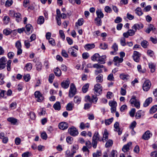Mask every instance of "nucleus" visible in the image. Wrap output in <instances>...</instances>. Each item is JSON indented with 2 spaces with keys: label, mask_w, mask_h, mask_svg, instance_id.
<instances>
[{
  "label": "nucleus",
  "mask_w": 157,
  "mask_h": 157,
  "mask_svg": "<svg viewBox=\"0 0 157 157\" xmlns=\"http://www.w3.org/2000/svg\"><path fill=\"white\" fill-rule=\"evenodd\" d=\"M99 56L100 55L98 53H95L91 56V59L94 61H98Z\"/></svg>",
  "instance_id": "c756f323"
},
{
  "label": "nucleus",
  "mask_w": 157,
  "mask_h": 157,
  "mask_svg": "<svg viewBox=\"0 0 157 157\" xmlns=\"http://www.w3.org/2000/svg\"><path fill=\"white\" fill-rule=\"evenodd\" d=\"M157 110V105L153 106L150 110V113H155Z\"/></svg>",
  "instance_id": "37998d69"
},
{
  "label": "nucleus",
  "mask_w": 157,
  "mask_h": 157,
  "mask_svg": "<svg viewBox=\"0 0 157 157\" xmlns=\"http://www.w3.org/2000/svg\"><path fill=\"white\" fill-rule=\"evenodd\" d=\"M132 143L131 142H129L127 144H126L123 147L122 150L124 152H126L128 151L129 150V147L131 145Z\"/></svg>",
  "instance_id": "a211bd4d"
},
{
  "label": "nucleus",
  "mask_w": 157,
  "mask_h": 157,
  "mask_svg": "<svg viewBox=\"0 0 157 157\" xmlns=\"http://www.w3.org/2000/svg\"><path fill=\"white\" fill-rule=\"evenodd\" d=\"M55 76L53 74H51L49 76L48 78L49 82L50 83H52L53 81V80Z\"/></svg>",
  "instance_id": "6e6d98bb"
},
{
  "label": "nucleus",
  "mask_w": 157,
  "mask_h": 157,
  "mask_svg": "<svg viewBox=\"0 0 157 157\" xmlns=\"http://www.w3.org/2000/svg\"><path fill=\"white\" fill-rule=\"evenodd\" d=\"M99 135L98 132H95L93 136L92 139L99 140V141H101V140L99 139Z\"/></svg>",
  "instance_id": "c9c22d12"
},
{
  "label": "nucleus",
  "mask_w": 157,
  "mask_h": 157,
  "mask_svg": "<svg viewBox=\"0 0 157 157\" xmlns=\"http://www.w3.org/2000/svg\"><path fill=\"white\" fill-rule=\"evenodd\" d=\"M106 56H100L98 62L100 64H104L105 63Z\"/></svg>",
  "instance_id": "b1692460"
},
{
  "label": "nucleus",
  "mask_w": 157,
  "mask_h": 157,
  "mask_svg": "<svg viewBox=\"0 0 157 157\" xmlns=\"http://www.w3.org/2000/svg\"><path fill=\"white\" fill-rule=\"evenodd\" d=\"M113 144V141L112 140H108L105 144V146L106 147H109L112 146Z\"/></svg>",
  "instance_id": "a18cd8bd"
},
{
  "label": "nucleus",
  "mask_w": 157,
  "mask_h": 157,
  "mask_svg": "<svg viewBox=\"0 0 157 157\" xmlns=\"http://www.w3.org/2000/svg\"><path fill=\"white\" fill-rule=\"evenodd\" d=\"M129 102L132 106L135 107L138 109L140 108V101L135 96H133L132 97L129 101Z\"/></svg>",
  "instance_id": "f257e3e1"
},
{
  "label": "nucleus",
  "mask_w": 157,
  "mask_h": 157,
  "mask_svg": "<svg viewBox=\"0 0 157 157\" xmlns=\"http://www.w3.org/2000/svg\"><path fill=\"white\" fill-rule=\"evenodd\" d=\"M32 67V64L30 63H28L26 64L24 68V69L27 71H30Z\"/></svg>",
  "instance_id": "58836bf2"
},
{
  "label": "nucleus",
  "mask_w": 157,
  "mask_h": 157,
  "mask_svg": "<svg viewBox=\"0 0 157 157\" xmlns=\"http://www.w3.org/2000/svg\"><path fill=\"white\" fill-rule=\"evenodd\" d=\"M96 82H102L103 79V75L101 74H99L96 78Z\"/></svg>",
  "instance_id": "f704fd0d"
},
{
  "label": "nucleus",
  "mask_w": 157,
  "mask_h": 157,
  "mask_svg": "<svg viewBox=\"0 0 157 157\" xmlns=\"http://www.w3.org/2000/svg\"><path fill=\"white\" fill-rule=\"evenodd\" d=\"M6 61V59L5 57H2L0 59V70L3 69L5 67Z\"/></svg>",
  "instance_id": "6e6552de"
},
{
  "label": "nucleus",
  "mask_w": 157,
  "mask_h": 157,
  "mask_svg": "<svg viewBox=\"0 0 157 157\" xmlns=\"http://www.w3.org/2000/svg\"><path fill=\"white\" fill-rule=\"evenodd\" d=\"M101 155V152L99 151H97L96 153H94L93 154V157H99Z\"/></svg>",
  "instance_id": "680f3d73"
},
{
  "label": "nucleus",
  "mask_w": 157,
  "mask_h": 157,
  "mask_svg": "<svg viewBox=\"0 0 157 157\" xmlns=\"http://www.w3.org/2000/svg\"><path fill=\"white\" fill-rule=\"evenodd\" d=\"M108 136L109 133L107 130L105 129L104 130V133L103 135V138L101 141L102 140L104 142L106 141L108 139Z\"/></svg>",
  "instance_id": "6ab92c4d"
},
{
  "label": "nucleus",
  "mask_w": 157,
  "mask_h": 157,
  "mask_svg": "<svg viewBox=\"0 0 157 157\" xmlns=\"http://www.w3.org/2000/svg\"><path fill=\"white\" fill-rule=\"evenodd\" d=\"M151 85L150 81L148 80H146L143 84L142 87L143 90L145 91H148L150 89Z\"/></svg>",
  "instance_id": "423d86ee"
},
{
  "label": "nucleus",
  "mask_w": 157,
  "mask_h": 157,
  "mask_svg": "<svg viewBox=\"0 0 157 157\" xmlns=\"http://www.w3.org/2000/svg\"><path fill=\"white\" fill-rule=\"evenodd\" d=\"M76 93V89L74 84L72 83L70 86L68 92V96L70 98L73 97Z\"/></svg>",
  "instance_id": "f03ea898"
},
{
  "label": "nucleus",
  "mask_w": 157,
  "mask_h": 157,
  "mask_svg": "<svg viewBox=\"0 0 157 157\" xmlns=\"http://www.w3.org/2000/svg\"><path fill=\"white\" fill-rule=\"evenodd\" d=\"M111 48L113 50L117 52L118 49V45L116 43H114L112 45Z\"/></svg>",
  "instance_id": "0e129e2a"
},
{
  "label": "nucleus",
  "mask_w": 157,
  "mask_h": 157,
  "mask_svg": "<svg viewBox=\"0 0 157 157\" xmlns=\"http://www.w3.org/2000/svg\"><path fill=\"white\" fill-rule=\"evenodd\" d=\"M70 80L67 78L66 80H64L61 83V86L64 89H66L68 88L70 83Z\"/></svg>",
  "instance_id": "1a4fd4ad"
},
{
  "label": "nucleus",
  "mask_w": 157,
  "mask_h": 157,
  "mask_svg": "<svg viewBox=\"0 0 157 157\" xmlns=\"http://www.w3.org/2000/svg\"><path fill=\"white\" fill-rule=\"evenodd\" d=\"M68 52L70 54L71 56L73 57H76L77 56V51L73 48H68Z\"/></svg>",
  "instance_id": "f8f14e48"
},
{
  "label": "nucleus",
  "mask_w": 157,
  "mask_h": 157,
  "mask_svg": "<svg viewBox=\"0 0 157 157\" xmlns=\"http://www.w3.org/2000/svg\"><path fill=\"white\" fill-rule=\"evenodd\" d=\"M136 125V121H133L130 125L129 128L132 130H133L134 128L135 127Z\"/></svg>",
  "instance_id": "13d9d810"
},
{
  "label": "nucleus",
  "mask_w": 157,
  "mask_h": 157,
  "mask_svg": "<svg viewBox=\"0 0 157 157\" xmlns=\"http://www.w3.org/2000/svg\"><path fill=\"white\" fill-rule=\"evenodd\" d=\"M36 68L37 70L40 71L41 70L42 64L40 62H37L36 65Z\"/></svg>",
  "instance_id": "09e8293b"
},
{
  "label": "nucleus",
  "mask_w": 157,
  "mask_h": 157,
  "mask_svg": "<svg viewBox=\"0 0 157 157\" xmlns=\"http://www.w3.org/2000/svg\"><path fill=\"white\" fill-rule=\"evenodd\" d=\"M117 151L115 150H113L111 152L109 157H117Z\"/></svg>",
  "instance_id": "052dcab7"
},
{
  "label": "nucleus",
  "mask_w": 157,
  "mask_h": 157,
  "mask_svg": "<svg viewBox=\"0 0 157 157\" xmlns=\"http://www.w3.org/2000/svg\"><path fill=\"white\" fill-rule=\"evenodd\" d=\"M89 87V84L86 83L83 86L82 88V90L83 93H85L88 90Z\"/></svg>",
  "instance_id": "4c0bfd02"
},
{
  "label": "nucleus",
  "mask_w": 157,
  "mask_h": 157,
  "mask_svg": "<svg viewBox=\"0 0 157 157\" xmlns=\"http://www.w3.org/2000/svg\"><path fill=\"white\" fill-rule=\"evenodd\" d=\"M109 103L111 107H116L117 106V103L115 101H110Z\"/></svg>",
  "instance_id": "864d4df0"
},
{
  "label": "nucleus",
  "mask_w": 157,
  "mask_h": 157,
  "mask_svg": "<svg viewBox=\"0 0 157 157\" xmlns=\"http://www.w3.org/2000/svg\"><path fill=\"white\" fill-rule=\"evenodd\" d=\"M123 60V58H120L119 57L116 56H115L113 59V61L114 62H117L118 63H121Z\"/></svg>",
  "instance_id": "a19ab883"
},
{
  "label": "nucleus",
  "mask_w": 157,
  "mask_h": 157,
  "mask_svg": "<svg viewBox=\"0 0 157 157\" xmlns=\"http://www.w3.org/2000/svg\"><path fill=\"white\" fill-rule=\"evenodd\" d=\"M7 121L13 124H16L17 122V120L13 117H9L7 119Z\"/></svg>",
  "instance_id": "7c9ffc66"
},
{
  "label": "nucleus",
  "mask_w": 157,
  "mask_h": 157,
  "mask_svg": "<svg viewBox=\"0 0 157 157\" xmlns=\"http://www.w3.org/2000/svg\"><path fill=\"white\" fill-rule=\"evenodd\" d=\"M152 101V99L151 97H149L146 99L143 105L144 107H146L148 106L151 103Z\"/></svg>",
  "instance_id": "393cba45"
},
{
  "label": "nucleus",
  "mask_w": 157,
  "mask_h": 157,
  "mask_svg": "<svg viewBox=\"0 0 157 157\" xmlns=\"http://www.w3.org/2000/svg\"><path fill=\"white\" fill-rule=\"evenodd\" d=\"M23 78L26 82H28L30 79V76L29 74L25 75L23 76Z\"/></svg>",
  "instance_id": "603ef678"
},
{
  "label": "nucleus",
  "mask_w": 157,
  "mask_h": 157,
  "mask_svg": "<svg viewBox=\"0 0 157 157\" xmlns=\"http://www.w3.org/2000/svg\"><path fill=\"white\" fill-rule=\"evenodd\" d=\"M28 116H30V118L33 120H34L36 118V115L35 113L33 112H30Z\"/></svg>",
  "instance_id": "5fc2aeb1"
},
{
  "label": "nucleus",
  "mask_w": 157,
  "mask_h": 157,
  "mask_svg": "<svg viewBox=\"0 0 157 157\" xmlns=\"http://www.w3.org/2000/svg\"><path fill=\"white\" fill-rule=\"evenodd\" d=\"M97 96L95 95H93L92 97L91 101L94 103H96L98 100V98L97 97Z\"/></svg>",
  "instance_id": "69168bd1"
},
{
  "label": "nucleus",
  "mask_w": 157,
  "mask_h": 157,
  "mask_svg": "<svg viewBox=\"0 0 157 157\" xmlns=\"http://www.w3.org/2000/svg\"><path fill=\"white\" fill-rule=\"evenodd\" d=\"M59 128L62 130H65L68 127V124L65 122H61L59 123L58 125Z\"/></svg>",
  "instance_id": "dca6fc26"
},
{
  "label": "nucleus",
  "mask_w": 157,
  "mask_h": 157,
  "mask_svg": "<svg viewBox=\"0 0 157 157\" xmlns=\"http://www.w3.org/2000/svg\"><path fill=\"white\" fill-rule=\"evenodd\" d=\"M81 98L78 96H76L74 98V102L77 104H80L81 101Z\"/></svg>",
  "instance_id": "72a5a7b5"
},
{
  "label": "nucleus",
  "mask_w": 157,
  "mask_h": 157,
  "mask_svg": "<svg viewBox=\"0 0 157 157\" xmlns=\"http://www.w3.org/2000/svg\"><path fill=\"white\" fill-rule=\"evenodd\" d=\"M94 22L95 24L98 26L101 25L102 24V21L101 18L96 17L94 19Z\"/></svg>",
  "instance_id": "473e14b6"
},
{
  "label": "nucleus",
  "mask_w": 157,
  "mask_h": 157,
  "mask_svg": "<svg viewBox=\"0 0 157 157\" xmlns=\"http://www.w3.org/2000/svg\"><path fill=\"white\" fill-rule=\"evenodd\" d=\"M12 61L10 59H9L7 61L6 67L7 70L9 71L11 70V64Z\"/></svg>",
  "instance_id": "49530a36"
},
{
  "label": "nucleus",
  "mask_w": 157,
  "mask_h": 157,
  "mask_svg": "<svg viewBox=\"0 0 157 157\" xmlns=\"http://www.w3.org/2000/svg\"><path fill=\"white\" fill-rule=\"evenodd\" d=\"M3 20V21L4 24L6 25L9 23L10 20V19L9 17L7 16H5L4 17Z\"/></svg>",
  "instance_id": "e433bc0d"
},
{
  "label": "nucleus",
  "mask_w": 157,
  "mask_h": 157,
  "mask_svg": "<svg viewBox=\"0 0 157 157\" xmlns=\"http://www.w3.org/2000/svg\"><path fill=\"white\" fill-rule=\"evenodd\" d=\"M98 141V140L92 139V147L94 148H96L97 147Z\"/></svg>",
  "instance_id": "bf43d9fd"
},
{
  "label": "nucleus",
  "mask_w": 157,
  "mask_h": 157,
  "mask_svg": "<svg viewBox=\"0 0 157 157\" xmlns=\"http://www.w3.org/2000/svg\"><path fill=\"white\" fill-rule=\"evenodd\" d=\"M95 46L94 44H88L84 46V48L86 50L89 51L94 48Z\"/></svg>",
  "instance_id": "4be33fe9"
},
{
  "label": "nucleus",
  "mask_w": 157,
  "mask_h": 157,
  "mask_svg": "<svg viewBox=\"0 0 157 157\" xmlns=\"http://www.w3.org/2000/svg\"><path fill=\"white\" fill-rule=\"evenodd\" d=\"M144 112L142 110H139L136 113L135 117L136 119H138L141 118L142 116L144 115Z\"/></svg>",
  "instance_id": "cd10ccee"
},
{
  "label": "nucleus",
  "mask_w": 157,
  "mask_h": 157,
  "mask_svg": "<svg viewBox=\"0 0 157 157\" xmlns=\"http://www.w3.org/2000/svg\"><path fill=\"white\" fill-rule=\"evenodd\" d=\"M90 126V124L87 123L85 124L83 122H81L80 123L79 128L81 129H84L86 128H89Z\"/></svg>",
  "instance_id": "f3484780"
},
{
  "label": "nucleus",
  "mask_w": 157,
  "mask_h": 157,
  "mask_svg": "<svg viewBox=\"0 0 157 157\" xmlns=\"http://www.w3.org/2000/svg\"><path fill=\"white\" fill-rule=\"evenodd\" d=\"M94 94L96 96L99 95L102 93V88L101 85L99 83H97L94 86Z\"/></svg>",
  "instance_id": "7ed1b4c3"
},
{
  "label": "nucleus",
  "mask_w": 157,
  "mask_h": 157,
  "mask_svg": "<svg viewBox=\"0 0 157 157\" xmlns=\"http://www.w3.org/2000/svg\"><path fill=\"white\" fill-rule=\"evenodd\" d=\"M114 78L113 74L111 73L108 75L107 77L108 80L110 81H113L114 80Z\"/></svg>",
  "instance_id": "774afa93"
},
{
  "label": "nucleus",
  "mask_w": 157,
  "mask_h": 157,
  "mask_svg": "<svg viewBox=\"0 0 157 157\" xmlns=\"http://www.w3.org/2000/svg\"><path fill=\"white\" fill-rule=\"evenodd\" d=\"M13 2L12 0H7L6 2L5 6L6 7H9L12 5Z\"/></svg>",
  "instance_id": "338daca9"
},
{
  "label": "nucleus",
  "mask_w": 157,
  "mask_h": 157,
  "mask_svg": "<svg viewBox=\"0 0 157 157\" xmlns=\"http://www.w3.org/2000/svg\"><path fill=\"white\" fill-rule=\"evenodd\" d=\"M93 67L94 68L97 69L94 71L95 74L96 75H97L98 74L102 72V69H101V68H103L104 67V66L98 63L94 64L93 65Z\"/></svg>",
  "instance_id": "39448f33"
},
{
  "label": "nucleus",
  "mask_w": 157,
  "mask_h": 157,
  "mask_svg": "<svg viewBox=\"0 0 157 157\" xmlns=\"http://www.w3.org/2000/svg\"><path fill=\"white\" fill-rule=\"evenodd\" d=\"M143 25L142 24H135L132 27V29L136 32L137 30H139L143 28Z\"/></svg>",
  "instance_id": "2eb2a0df"
},
{
  "label": "nucleus",
  "mask_w": 157,
  "mask_h": 157,
  "mask_svg": "<svg viewBox=\"0 0 157 157\" xmlns=\"http://www.w3.org/2000/svg\"><path fill=\"white\" fill-rule=\"evenodd\" d=\"M140 54L136 51H134L132 57L134 60L137 62H138L140 60Z\"/></svg>",
  "instance_id": "9b49d317"
},
{
  "label": "nucleus",
  "mask_w": 157,
  "mask_h": 157,
  "mask_svg": "<svg viewBox=\"0 0 157 157\" xmlns=\"http://www.w3.org/2000/svg\"><path fill=\"white\" fill-rule=\"evenodd\" d=\"M120 78L122 80H127L129 78V76L128 74L122 73L120 75Z\"/></svg>",
  "instance_id": "a878e982"
},
{
  "label": "nucleus",
  "mask_w": 157,
  "mask_h": 157,
  "mask_svg": "<svg viewBox=\"0 0 157 157\" xmlns=\"http://www.w3.org/2000/svg\"><path fill=\"white\" fill-rule=\"evenodd\" d=\"M83 22L84 20L83 18H81L79 19L78 20V22L76 23L75 25L77 26V25L78 24L79 26H81L83 25Z\"/></svg>",
  "instance_id": "8fccbe9b"
},
{
  "label": "nucleus",
  "mask_w": 157,
  "mask_h": 157,
  "mask_svg": "<svg viewBox=\"0 0 157 157\" xmlns=\"http://www.w3.org/2000/svg\"><path fill=\"white\" fill-rule=\"evenodd\" d=\"M155 29V28L152 25L150 24L148 27L146 29L145 32L147 33H149L151 31H154Z\"/></svg>",
  "instance_id": "5701e85b"
},
{
  "label": "nucleus",
  "mask_w": 157,
  "mask_h": 157,
  "mask_svg": "<svg viewBox=\"0 0 157 157\" xmlns=\"http://www.w3.org/2000/svg\"><path fill=\"white\" fill-rule=\"evenodd\" d=\"M15 46L17 49V55H21L22 52V50L21 49V44L20 40H18L15 43Z\"/></svg>",
  "instance_id": "0eeeda50"
},
{
  "label": "nucleus",
  "mask_w": 157,
  "mask_h": 157,
  "mask_svg": "<svg viewBox=\"0 0 157 157\" xmlns=\"http://www.w3.org/2000/svg\"><path fill=\"white\" fill-rule=\"evenodd\" d=\"M152 135V134L150 132L147 130L143 134L142 136V138L145 140H148L150 138Z\"/></svg>",
  "instance_id": "ddd939ff"
},
{
  "label": "nucleus",
  "mask_w": 157,
  "mask_h": 157,
  "mask_svg": "<svg viewBox=\"0 0 157 157\" xmlns=\"http://www.w3.org/2000/svg\"><path fill=\"white\" fill-rule=\"evenodd\" d=\"M135 12L139 16H141L143 14V13L140 8H137L135 10Z\"/></svg>",
  "instance_id": "c03bdc74"
},
{
  "label": "nucleus",
  "mask_w": 157,
  "mask_h": 157,
  "mask_svg": "<svg viewBox=\"0 0 157 157\" xmlns=\"http://www.w3.org/2000/svg\"><path fill=\"white\" fill-rule=\"evenodd\" d=\"M137 68L138 71L140 73H144L146 71L145 69L142 70L141 66L140 65L137 66Z\"/></svg>",
  "instance_id": "4d7b16f0"
},
{
  "label": "nucleus",
  "mask_w": 157,
  "mask_h": 157,
  "mask_svg": "<svg viewBox=\"0 0 157 157\" xmlns=\"http://www.w3.org/2000/svg\"><path fill=\"white\" fill-rule=\"evenodd\" d=\"M53 107L56 110H60L61 108L60 103L59 101H56L53 105Z\"/></svg>",
  "instance_id": "aec40b11"
},
{
  "label": "nucleus",
  "mask_w": 157,
  "mask_h": 157,
  "mask_svg": "<svg viewBox=\"0 0 157 157\" xmlns=\"http://www.w3.org/2000/svg\"><path fill=\"white\" fill-rule=\"evenodd\" d=\"M35 97L37 98V101L38 102L42 101L44 99L42 94L39 91H36L34 93Z\"/></svg>",
  "instance_id": "9d476101"
},
{
  "label": "nucleus",
  "mask_w": 157,
  "mask_h": 157,
  "mask_svg": "<svg viewBox=\"0 0 157 157\" xmlns=\"http://www.w3.org/2000/svg\"><path fill=\"white\" fill-rule=\"evenodd\" d=\"M149 68L151 69V71L152 73L154 72L155 71L156 65L154 63H148Z\"/></svg>",
  "instance_id": "c85d7f7f"
},
{
  "label": "nucleus",
  "mask_w": 157,
  "mask_h": 157,
  "mask_svg": "<svg viewBox=\"0 0 157 157\" xmlns=\"http://www.w3.org/2000/svg\"><path fill=\"white\" fill-rule=\"evenodd\" d=\"M68 132L71 135L73 136H76L78 134V130L73 126H72L68 128Z\"/></svg>",
  "instance_id": "20e7f679"
},
{
  "label": "nucleus",
  "mask_w": 157,
  "mask_h": 157,
  "mask_svg": "<svg viewBox=\"0 0 157 157\" xmlns=\"http://www.w3.org/2000/svg\"><path fill=\"white\" fill-rule=\"evenodd\" d=\"M113 118L112 117L110 119H106L105 120V124L106 125H109L111 124L113 121Z\"/></svg>",
  "instance_id": "de8ad7c7"
},
{
  "label": "nucleus",
  "mask_w": 157,
  "mask_h": 157,
  "mask_svg": "<svg viewBox=\"0 0 157 157\" xmlns=\"http://www.w3.org/2000/svg\"><path fill=\"white\" fill-rule=\"evenodd\" d=\"M54 72L56 76L59 77L61 75V71L58 67L54 69Z\"/></svg>",
  "instance_id": "2f4dec72"
},
{
  "label": "nucleus",
  "mask_w": 157,
  "mask_h": 157,
  "mask_svg": "<svg viewBox=\"0 0 157 157\" xmlns=\"http://www.w3.org/2000/svg\"><path fill=\"white\" fill-rule=\"evenodd\" d=\"M44 18L43 17L40 16L39 17L37 20V23L39 24H42L44 23Z\"/></svg>",
  "instance_id": "79ce46f5"
},
{
  "label": "nucleus",
  "mask_w": 157,
  "mask_h": 157,
  "mask_svg": "<svg viewBox=\"0 0 157 157\" xmlns=\"http://www.w3.org/2000/svg\"><path fill=\"white\" fill-rule=\"evenodd\" d=\"M96 14L97 16V17L101 19L104 17V14L102 12L101 10L100 9H98L96 11Z\"/></svg>",
  "instance_id": "412c9836"
},
{
  "label": "nucleus",
  "mask_w": 157,
  "mask_h": 157,
  "mask_svg": "<svg viewBox=\"0 0 157 157\" xmlns=\"http://www.w3.org/2000/svg\"><path fill=\"white\" fill-rule=\"evenodd\" d=\"M141 44L144 48H146L148 45V43L146 40H143L141 42Z\"/></svg>",
  "instance_id": "3c124183"
},
{
  "label": "nucleus",
  "mask_w": 157,
  "mask_h": 157,
  "mask_svg": "<svg viewBox=\"0 0 157 157\" xmlns=\"http://www.w3.org/2000/svg\"><path fill=\"white\" fill-rule=\"evenodd\" d=\"M33 28V26L30 24L27 25L25 28V33L27 35H29L32 33Z\"/></svg>",
  "instance_id": "4468645a"
},
{
  "label": "nucleus",
  "mask_w": 157,
  "mask_h": 157,
  "mask_svg": "<svg viewBox=\"0 0 157 157\" xmlns=\"http://www.w3.org/2000/svg\"><path fill=\"white\" fill-rule=\"evenodd\" d=\"M73 138L71 136H68L66 139L67 142L70 144L72 143L73 142Z\"/></svg>",
  "instance_id": "e2e57ef3"
},
{
  "label": "nucleus",
  "mask_w": 157,
  "mask_h": 157,
  "mask_svg": "<svg viewBox=\"0 0 157 157\" xmlns=\"http://www.w3.org/2000/svg\"><path fill=\"white\" fill-rule=\"evenodd\" d=\"M73 106L74 104L69 103L66 106V109L68 111H71L73 109Z\"/></svg>",
  "instance_id": "ea45409f"
},
{
  "label": "nucleus",
  "mask_w": 157,
  "mask_h": 157,
  "mask_svg": "<svg viewBox=\"0 0 157 157\" xmlns=\"http://www.w3.org/2000/svg\"><path fill=\"white\" fill-rule=\"evenodd\" d=\"M14 17H15L16 20L17 22L21 21V20L22 18L21 15L19 13H16Z\"/></svg>",
  "instance_id": "bb28decb"
}]
</instances>
